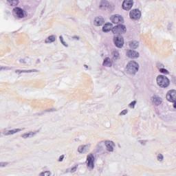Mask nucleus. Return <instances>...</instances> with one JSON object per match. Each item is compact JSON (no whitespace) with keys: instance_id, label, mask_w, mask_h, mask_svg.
Segmentation results:
<instances>
[{"instance_id":"f257e3e1","label":"nucleus","mask_w":176,"mask_h":176,"mask_svg":"<svg viewBox=\"0 0 176 176\" xmlns=\"http://www.w3.org/2000/svg\"><path fill=\"white\" fill-rule=\"evenodd\" d=\"M157 83L160 87H163L165 89L166 87H168V86H170V80L165 76L159 75L157 77Z\"/></svg>"},{"instance_id":"f03ea898","label":"nucleus","mask_w":176,"mask_h":176,"mask_svg":"<svg viewBox=\"0 0 176 176\" xmlns=\"http://www.w3.org/2000/svg\"><path fill=\"white\" fill-rule=\"evenodd\" d=\"M111 31L114 35L118 36V35H122L126 32V26H124V25L119 24L116 26H114L111 29Z\"/></svg>"},{"instance_id":"7ed1b4c3","label":"nucleus","mask_w":176,"mask_h":176,"mask_svg":"<svg viewBox=\"0 0 176 176\" xmlns=\"http://www.w3.org/2000/svg\"><path fill=\"white\" fill-rule=\"evenodd\" d=\"M138 68H140L138 63L134 60H131L126 65V71H128V72H131V74H135V72H138Z\"/></svg>"},{"instance_id":"20e7f679","label":"nucleus","mask_w":176,"mask_h":176,"mask_svg":"<svg viewBox=\"0 0 176 176\" xmlns=\"http://www.w3.org/2000/svg\"><path fill=\"white\" fill-rule=\"evenodd\" d=\"M166 100L170 102H175L176 101V90H169L166 94Z\"/></svg>"},{"instance_id":"39448f33","label":"nucleus","mask_w":176,"mask_h":176,"mask_svg":"<svg viewBox=\"0 0 176 176\" xmlns=\"http://www.w3.org/2000/svg\"><path fill=\"white\" fill-rule=\"evenodd\" d=\"M13 12L14 13H15V14H16L19 19H24V17L27 16V13H25V11H24V10L19 7L14 8L13 9Z\"/></svg>"},{"instance_id":"423d86ee","label":"nucleus","mask_w":176,"mask_h":176,"mask_svg":"<svg viewBox=\"0 0 176 176\" xmlns=\"http://www.w3.org/2000/svg\"><path fill=\"white\" fill-rule=\"evenodd\" d=\"M129 16L132 20H138V19L141 18V11L138 9H133L131 10Z\"/></svg>"},{"instance_id":"0eeeda50","label":"nucleus","mask_w":176,"mask_h":176,"mask_svg":"<svg viewBox=\"0 0 176 176\" xmlns=\"http://www.w3.org/2000/svg\"><path fill=\"white\" fill-rule=\"evenodd\" d=\"M87 167L89 170H93L94 168V155L93 154H89L87 157Z\"/></svg>"},{"instance_id":"6e6552de","label":"nucleus","mask_w":176,"mask_h":176,"mask_svg":"<svg viewBox=\"0 0 176 176\" xmlns=\"http://www.w3.org/2000/svg\"><path fill=\"white\" fill-rule=\"evenodd\" d=\"M133 5L134 1L133 0H124L122 3V8L124 10H131Z\"/></svg>"},{"instance_id":"1a4fd4ad","label":"nucleus","mask_w":176,"mask_h":176,"mask_svg":"<svg viewBox=\"0 0 176 176\" xmlns=\"http://www.w3.org/2000/svg\"><path fill=\"white\" fill-rule=\"evenodd\" d=\"M111 21L113 24H120V23H123V17L120 15H113L111 17Z\"/></svg>"},{"instance_id":"9d476101","label":"nucleus","mask_w":176,"mask_h":176,"mask_svg":"<svg viewBox=\"0 0 176 176\" xmlns=\"http://www.w3.org/2000/svg\"><path fill=\"white\" fill-rule=\"evenodd\" d=\"M126 55L130 58H138L140 57V54L138 52L131 50L127 51Z\"/></svg>"},{"instance_id":"9b49d317","label":"nucleus","mask_w":176,"mask_h":176,"mask_svg":"<svg viewBox=\"0 0 176 176\" xmlns=\"http://www.w3.org/2000/svg\"><path fill=\"white\" fill-rule=\"evenodd\" d=\"M114 43L117 47H123V45H124V39H123V38L117 37L114 39Z\"/></svg>"},{"instance_id":"f8f14e48","label":"nucleus","mask_w":176,"mask_h":176,"mask_svg":"<svg viewBox=\"0 0 176 176\" xmlns=\"http://www.w3.org/2000/svg\"><path fill=\"white\" fill-rule=\"evenodd\" d=\"M113 25H112V23H106L103 28H102V30L104 31V32H108L109 31H111V30H112V29L113 28Z\"/></svg>"},{"instance_id":"ddd939ff","label":"nucleus","mask_w":176,"mask_h":176,"mask_svg":"<svg viewBox=\"0 0 176 176\" xmlns=\"http://www.w3.org/2000/svg\"><path fill=\"white\" fill-rule=\"evenodd\" d=\"M105 145L109 152H112V151H113V142L107 141L105 142Z\"/></svg>"},{"instance_id":"4468645a","label":"nucleus","mask_w":176,"mask_h":176,"mask_svg":"<svg viewBox=\"0 0 176 176\" xmlns=\"http://www.w3.org/2000/svg\"><path fill=\"white\" fill-rule=\"evenodd\" d=\"M103 65H108L109 67H112V62L111 61V58H109V57L105 58L103 62Z\"/></svg>"},{"instance_id":"2eb2a0df","label":"nucleus","mask_w":176,"mask_h":176,"mask_svg":"<svg viewBox=\"0 0 176 176\" xmlns=\"http://www.w3.org/2000/svg\"><path fill=\"white\" fill-rule=\"evenodd\" d=\"M138 46H139V44H138V42L137 41H131L129 43V47H131V49H137Z\"/></svg>"},{"instance_id":"dca6fc26","label":"nucleus","mask_w":176,"mask_h":176,"mask_svg":"<svg viewBox=\"0 0 176 176\" xmlns=\"http://www.w3.org/2000/svg\"><path fill=\"white\" fill-rule=\"evenodd\" d=\"M19 131H21L20 129H14L8 131L5 133V135H13V134H16V133H19Z\"/></svg>"},{"instance_id":"f3484780","label":"nucleus","mask_w":176,"mask_h":176,"mask_svg":"<svg viewBox=\"0 0 176 176\" xmlns=\"http://www.w3.org/2000/svg\"><path fill=\"white\" fill-rule=\"evenodd\" d=\"M86 148H87V145H84V146H80L78 147V152L80 153H83V152H85V151H86Z\"/></svg>"},{"instance_id":"a211bd4d","label":"nucleus","mask_w":176,"mask_h":176,"mask_svg":"<svg viewBox=\"0 0 176 176\" xmlns=\"http://www.w3.org/2000/svg\"><path fill=\"white\" fill-rule=\"evenodd\" d=\"M8 2L10 3L11 6H14L19 3V0H8Z\"/></svg>"},{"instance_id":"6ab92c4d","label":"nucleus","mask_w":176,"mask_h":176,"mask_svg":"<svg viewBox=\"0 0 176 176\" xmlns=\"http://www.w3.org/2000/svg\"><path fill=\"white\" fill-rule=\"evenodd\" d=\"M136 104L137 101L134 100L129 104V107H131L132 109H134Z\"/></svg>"},{"instance_id":"aec40b11","label":"nucleus","mask_w":176,"mask_h":176,"mask_svg":"<svg viewBox=\"0 0 176 176\" xmlns=\"http://www.w3.org/2000/svg\"><path fill=\"white\" fill-rule=\"evenodd\" d=\"M35 133L33 132H30V133H26V134H23L22 135L23 138H28V137H30V135H34Z\"/></svg>"},{"instance_id":"412c9836","label":"nucleus","mask_w":176,"mask_h":176,"mask_svg":"<svg viewBox=\"0 0 176 176\" xmlns=\"http://www.w3.org/2000/svg\"><path fill=\"white\" fill-rule=\"evenodd\" d=\"M112 56L113 57V58H115L116 60H117V58L119 57V52H116V51H114L113 53H112Z\"/></svg>"},{"instance_id":"4be33fe9","label":"nucleus","mask_w":176,"mask_h":176,"mask_svg":"<svg viewBox=\"0 0 176 176\" xmlns=\"http://www.w3.org/2000/svg\"><path fill=\"white\" fill-rule=\"evenodd\" d=\"M160 72H161V74H164L165 75H168V74H170L166 69H160Z\"/></svg>"},{"instance_id":"5701e85b","label":"nucleus","mask_w":176,"mask_h":176,"mask_svg":"<svg viewBox=\"0 0 176 176\" xmlns=\"http://www.w3.org/2000/svg\"><path fill=\"white\" fill-rule=\"evenodd\" d=\"M95 23L96 25H101V23H102V21H101L100 19L97 18L95 20Z\"/></svg>"},{"instance_id":"b1692460","label":"nucleus","mask_w":176,"mask_h":176,"mask_svg":"<svg viewBox=\"0 0 176 176\" xmlns=\"http://www.w3.org/2000/svg\"><path fill=\"white\" fill-rule=\"evenodd\" d=\"M48 41H50V42H54L56 41V37H54V36H50Z\"/></svg>"},{"instance_id":"393cba45","label":"nucleus","mask_w":176,"mask_h":176,"mask_svg":"<svg viewBox=\"0 0 176 176\" xmlns=\"http://www.w3.org/2000/svg\"><path fill=\"white\" fill-rule=\"evenodd\" d=\"M41 176H50V172L49 171H45L44 173H42L41 174Z\"/></svg>"},{"instance_id":"a878e982","label":"nucleus","mask_w":176,"mask_h":176,"mask_svg":"<svg viewBox=\"0 0 176 176\" xmlns=\"http://www.w3.org/2000/svg\"><path fill=\"white\" fill-rule=\"evenodd\" d=\"M77 169H78V165H76V166L73 167L71 169L70 173H75V171H76Z\"/></svg>"},{"instance_id":"bb28decb","label":"nucleus","mask_w":176,"mask_h":176,"mask_svg":"<svg viewBox=\"0 0 176 176\" xmlns=\"http://www.w3.org/2000/svg\"><path fill=\"white\" fill-rule=\"evenodd\" d=\"M157 159L158 160H160V162H162V160H163V155L162 154L158 155Z\"/></svg>"},{"instance_id":"cd10ccee","label":"nucleus","mask_w":176,"mask_h":176,"mask_svg":"<svg viewBox=\"0 0 176 176\" xmlns=\"http://www.w3.org/2000/svg\"><path fill=\"white\" fill-rule=\"evenodd\" d=\"M127 114V110H123L121 113H120V116H123V115H126Z\"/></svg>"},{"instance_id":"c85d7f7f","label":"nucleus","mask_w":176,"mask_h":176,"mask_svg":"<svg viewBox=\"0 0 176 176\" xmlns=\"http://www.w3.org/2000/svg\"><path fill=\"white\" fill-rule=\"evenodd\" d=\"M64 160V155L60 156L58 162H63Z\"/></svg>"},{"instance_id":"c756f323","label":"nucleus","mask_w":176,"mask_h":176,"mask_svg":"<svg viewBox=\"0 0 176 176\" xmlns=\"http://www.w3.org/2000/svg\"><path fill=\"white\" fill-rule=\"evenodd\" d=\"M102 6H107V3H105V1L102 3V5H100V8H102Z\"/></svg>"},{"instance_id":"7c9ffc66","label":"nucleus","mask_w":176,"mask_h":176,"mask_svg":"<svg viewBox=\"0 0 176 176\" xmlns=\"http://www.w3.org/2000/svg\"><path fill=\"white\" fill-rule=\"evenodd\" d=\"M174 102L173 104V108H175L176 109V100L175 102Z\"/></svg>"},{"instance_id":"2f4dec72","label":"nucleus","mask_w":176,"mask_h":176,"mask_svg":"<svg viewBox=\"0 0 176 176\" xmlns=\"http://www.w3.org/2000/svg\"><path fill=\"white\" fill-rule=\"evenodd\" d=\"M23 72H21V71H20V70H17L16 72V74H21Z\"/></svg>"},{"instance_id":"473e14b6","label":"nucleus","mask_w":176,"mask_h":176,"mask_svg":"<svg viewBox=\"0 0 176 176\" xmlns=\"http://www.w3.org/2000/svg\"><path fill=\"white\" fill-rule=\"evenodd\" d=\"M60 39L61 42H63V37L60 36Z\"/></svg>"},{"instance_id":"72a5a7b5","label":"nucleus","mask_w":176,"mask_h":176,"mask_svg":"<svg viewBox=\"0 0 176 176\" xmlns=\"http://www.w3.org/2000/svg\"><path fill=\"white\" fill-rule=\"evenodd\" d=\"M74 38H76V39H79L78 37H74Z\"/></svg>"}]
</instances>
